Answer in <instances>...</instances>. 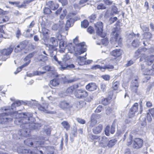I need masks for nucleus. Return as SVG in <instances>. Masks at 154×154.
Returning a JSON list of instances; mask_svg holds the SVG:
<instances>
[{
	"instance_id": "1",
	"label": "nucleus",
	"mask_w": 154,
	"mask_h": 154,
	"mask_svg": "<svg viewBox=\"0 0 154 154\" xmlns=\"http://www.w3.org/2000/svg\"><path fill=\"white\" fill-rule=\"evenodd\" d=\"M24 112H19L18 111H17L16 112L13 113V115L11 117L13 119H15L14 120V124L20 125V127L22 128V129L19 130L18 132V134L21 137H23V134H24V131H25L26 128V125H25L26 123V119L24 116H22V114H23Z\"/></svg>"
},
{
	"instance_id": "2",
	"label": "nucleus",
	"mask_w": 154,
	"mask_h": 154,
	"mask_svg": "<svg viewBox=\"0 0 154 154\" xmlns=\"http://www.w3.org/2000/svg\"><path fill=\"white\" fill-rule=\"evenodd\" d=\"M19 106L18 101L14 100L11 104V106H5L2 107L0 109L1 112L2 113L5 112H9V116L11 117L13 115V113H15L17 111L16 107Z\"/></svg>"
},
{
	"instance_id": "3",
	"label": "nucleus",
	"mask_w": 154,
	"mask_h": 154,
	"mask_svg": "<svg viewBox=\"0 0 154 154\" xmlns=\"http://www.w3.org/2000/svg\"><path fill=\"white\" fill-rule=\"evenodd\" d=\"M73 43L75 45V47L76 49V52L75 53V56L80 55L86 51L87 48L85 42H83L78 43V38L77 37L73 39Z\"/></svg>"
},
{
	"instance_id": "4",
	"label": "nucleus",
	"mask_w": 154,
	"mask_h": 154,
	"mask_svg": "<svg viewBox=\"0 0 154 154\" xmlns=\"http://www.w3.org/2000/svg\"><path fill=\"white\" fill-rule=\"evenodd\" d=\"M26 125V128L25 131H24V134H23L24 137H27L30 136V132L32 130H38L42 126L40 123H34L31 124H28L25 125Z\"/></svg>"
},
{
	"instance_id": "5",
	"label": "nucleus",
	"mask_w": 154,
	"mask_h": 154,
	"mask_svg": "<svg viewBox=\"0 0 154 154\" xmlns=\"http://www.w3.org/2000/svg\"><path fill=\"white\" fill-rule=\"evenodd\" d=\"M117 141V140L116 139L109 140L108 137L103 136L102 137V139L100 143L101 146L103 148L107 146L109 148H111L116 144Z\"/></svg>"
},
{
	"instance_id": "6",
	"label": "nucleus",
	"mask_w": 154,
	"mask_h": 154,
	"mask_svg": "<svg viewBox=\"0 0 154 154\" xmlns=\"http://www.w3.org/2000/svg\"><path fill=\"white\" fill-rule=\"evenodd\" d=\"M9 112L0 113V124H7L13 121V118L9 117Z\"/></svg>"
},
{
	"instance_id": "7",
	"label": "nucleus",
	"mask_w": 154,
	"mask_h": 154,
	"mask_svg": "<svg viewBox=\"0 0 154 154\" xmlns=\"http://www.w3.org/2000/svg\"><path fill=\"white\" fill-rule=\"evenodd\" d=\"M19 106L21 105H27L33 107H37L39 103H38L37 101L35 100H25L24 101L22 100H18Z\"/></svg>"
},
{
	"instance_id": "8",
	"label": "nucleus",
	"mask_w": 154,
	"mask_h": 154,
	"mask_svg": "<svg viewBox=\"0 0 154 154\" xmlns=\"http://www.w3.org/2000/svg\"><path fill=\"white\" fill-rule=\"evenodd\" d=\"M103 24L102 22L100 21L97 23L96 26V30L97 34L102 38H104L106 34L103 32Z\"/></svg>"
},
{
	"instance_id": "9",
	"label": "nucleus",
	"mask_w": 154,
	"mask_h": 154,
	"mask_svg": "<svg viewBox=\"0 0 154 154\" xmlns=\"http://www.w3.org/2000/svg\"><path fill=\"white\" fill-rule=\"evenodd\" d=\"M75 95L78 98H83L87 97L88 93L84 89H76L75 92Z\"/></svg>"
},
{
	"instance_id": "10",
	"label": "nucleus",
	"mask_w": 154,
	"mask_h": 154,
	"mask_svg": "<svg viewBox=\"0 0 154 154\" xmlns=\"http://www.w3.org/2000/svg\"><path fill=\"white\" fill-rule=\"evenodd\" d=\"M116 125L115 123L113 122L111 125L110 127L109 125H106L105 128L104 132L105 134L107 136L110 135V132L111 134H113L115 131Z\"/></svg>"
},
{
	"instance_id": "11",
	"label": "nucleus",
	"mask_w": 154,
	"mask_h": 154,
	"mask_svg": "<svg viewBox=\"0 0 154 154\" xmlns=\"http://www.w3.org/2000/svg\"><path fill=\"white\" fill-rule=\"evenodd\" d=\"M22 116H24L26 119V123L31 124L35 123V119L33 116V114L31 113L24 112Z\"/></svg>"
},
{
	"instance_id": "12",
	"label": "nucleus",
	"mask_w": 154,
	"mask_h": 154,
	"mask_svg": "<svg viewBox=\"0 0 154 154\" xmlns=\"http://www.w3.org/2000/svg\"><path fill=\"white\" fill-rule=\"evenodd\" d=\"M143 144V140L140 138H135L133 140L132 147L133 148L138 149L142 147Z\"/></svg>"
},
{
	"instance_id": "13",
	"label": "nucleus",
	"mask_w": 154,
	"mask_h": 154,
	"mask_svg": "<svg viewBox=\"0 0 154 154\" xmlns=\"http://www.w3.org/2000/svg\"><path fill=\"white\" fill-rule=\"evenodd\" d=\"M58 106L64 110L69 109L72 107L70 103L66 100L60 101L58 103Z\"/></svg>"
},
{
	"instance_id": "14",
	"label": "nucleus",
	"mask_w": 154,
	"mask_h": 154,
	"mask_svg": "<svg viewBox=\"0 0 154 154\" xmlns=\"http://www.w3.org/2000/svg\"><path fill=\"white\" fill-rule=\"evenodd\" d=\"M138 103H136L130 108L128 114L129 117L132 118L134 116L135 112L138 110Z\"/></svg>"
},
{
	"instance_id": "15",
	"label": "nucleus",
	"mask_w": 154,
	"mask_h": 154,
	"mask_svg": "<svg viewBox=\"0 0 154 154\" xmlns=\"http://www.w3.org/2000/svg\"><path fill=\"white\" fill-rule=\"evenodd\" d=\"M43 69L46 71H51V73L53 75L52 77H58V74L56 72L54 71V69L53 67L47 65L43 67Z\"/></svg>"
},
{
	"instance_id": "16",
	"label": "nucleus",
	"mask_w": 154,
	"mask_h": 154,
	"mask_svg": "<svg viewBox=\"0 0 154 154\" xmlns=\"http://www.w3.org/2000/svg\"><path fill=\"white\" fill-rule=\"evenodd\" d=\"M85 88L87 90L89 91H93L97 89V86L95 83H90L86 86Z\"/></svg>"
},
{
	"instance_id": "17",
	"label": "nucleus",
	"mask_w": 154,
	"mask_h": 154,
	"mask_svg": "<svg viewBox=\"0 0 154 154\" xmlns=\"http://www.w3.org/2000/svg\"><path fill=\"white\" fill-rule=\"evenodd\" d=\"M67 44L62 39L60 41L59 43V46L60 48V53L64 52L67 46Z\"/></svg>"
},
{
	"instance_id": "18",
	"label": "nucleus",
	"mask_w": 154,
	"mask_h": 154,
	"mask_svg": "<svg viewBox=\"0 0 154 154\" xmlns=\"http://www.w3.org/2000/svg\"><path fill=\"white\" fill-rule=\"evenodd\" d=\"M44 149H45V154H54L55 149L53 146H45Z\"/></svg>"
},
{
	"instance_id": "19",
	"label": "nucleus",
	"mask_w": 154,
	"mask_h": 154,
	"mask_svg": "<svg viewBox=\"0 0 154 154\" xmlns=\"http://www.w3.org/2000/svg\"><path fill=\"white\" fill-rule=\"evenodd\" d=\"M14 50L13 48H9L7 49H4L1 51V54L4 56H8L11 54Z\"/></svg>"
},
{
	"instance_id": "20",
	"label": "nucleus",
	"mask_w": 154,
	"mask_h": 154,
	"mask_svg": "<svg viewBox=\"0 0 154 154\" xmlns=\"http://www.w3.org/2000/svg\"><path fill=\"white\" fill-rule=\"evenodd\" d=\"M45 146H38V147H35V149L36 150L37 153H35L33 150V153L35 154H45V149L44 148Z\"/></svg>"
},
{
	"instance_id": "21",
	"label": "nucleus",
	"mask_w": 154,
	"mask_h": 154,
	"mask_svg": "<svg viewBox=\"0 0 154 154\" xmlns=\"http://www.w3.org/2000/svg\"><path fill=\"white\" fill-rule=\"evenodd\" d=\"M56 48L53 45H49L48 51L50 54L51 57L53 56L54 54H56Z\"/></svg>"
},
{
	"instance_id": "22",
	"label": "nucleus",
	"mask_w": 154,
	"mask_h": 154,
	"mask_svg": "<svg viewBox=\"0 0 154 154\" xmlns=\"http://www.w3.org/2000/svg\"><path fill=\"white\" fill-rule=\"evenodd\" d=\"M47 4L50 9L52 10H56L58 8L59 6L58 4L56 3H54L52 1L48 2Z\"/></svg>"
},
{
	"instance_id": "23",
	"label": "nucleus",
	"mask_w": 154,
	"mask_h": 154,
	"mask_svg": "<svg viewBox=\"0 0 154 154\" xmlns=\"http://www.w3.org/2000/svg\"><path fill=\"white\" fill-rule=\"evenodd\" d=\"M66 49H67L68 51L70 53H73L74 51L76 52V48L72 43H69L67 45Z\"/></svg>"
},
{
	"instance_id": "24",
	"label": "nucleus",
	"mask_w": 154,
	"mask_h": 154,
	"mask_svg": "<svg viewBox=\"0 0 154 154\" xmlns=\"http://www.w3.org/2000/svg\"><path fill=\"white\" fill-rule=\"evenodd\" d=\"M103 126L102 125L99 124L97 126L94 127L93 129V132L95 134L100 133L102 130Z\"/></svg>"
},
{
	"instance_id": "25",
	"label": "nucleus",
	"mask_w": 154,
	"mask_h": 154,
	"mask_svg": "<svg viewBox=\"0 0 154 154\" xmlns=\"http://www.w3.org/2000/svg\"><path fill=\"white\" fill-rule=\"evenodd\" d=\"M119 35L117 33H116L115 35V44H117L119 46L121 47L122 45V40L121 38L119 37Z\"/></svg>"
},
{
	"instance_id": "26",
	"label": "nucleus",
	"mask_w": 154,
	"mask_h": 154,
	"mask_svg": "<svg viewBox=\"0 0 154 154\" xmlns=\"http://www.w3.org/2000/svg\"><path fill=\"white\" fill-rule=\"evenodd\" d=\"M142 74L144 75H153L154 74V71L152 69H146L143 71Z\"/></svg>"
},
{
	"instance_id": "27",
	"label": "nucleus",
	"mask_w": 154,
	"mask_h": 154,
	"mask_svg": "<svg viewBox=\"0 0 154 154\" xmlns=\"http://www.w3.org/2000/svg\"><path fill=\"white\" fill-rule=\"evenodd\" d=\"M66 78H62L63 82L64 84L69 83L76 81L79 79V78H74L73 79H66Z\"/></svg>"
},
{
	"instance_id": "28",
	"label": "nucleus",
	"mask_w": 154,
	"mask_h": 154,
	"mask_svg": "<svg viewBox=\"0 0 154 154\" xmlns=\"http://www.w3.org/2000/svg\"><path fill=\"white\" fill-rule=\"evenodd\" d=\"M45 72H41L39 71H34L32 73L28 74V76H34L36 75L42 76V75L45 73Z\"/></svg>"
},
{
	"instance_id": "29",
	"label": "nucleus",
	"mask_w": 154,
	"mask_h": 154,
	"mask_svg": "<svg viewBox=\"0 0 154 154\" xmlns=\"http://www.w3.org/2000/svg\"><path fill=\"white\" fill-rule=\"evenodd\" d=\"M50 84L53 86H56L59 85L60 82L58 78H54V79L50 81Z\"/></svg>"
},
{
	"instance_id": "30",
	"label": "nucleus",
	"mask_w": 154,
	"mask_h": 154,
	"mask_svg": "<svg viewBox=\"0 0 154 154\" xmlns=\"http://www.w3.org/2000/svg\"><path fill=\"white\" fill-rule=\"evenodd\" d=\"M119 11L116 6L113 5L111 6V15H113L114 14H119Z\"/></svg>"
},
{
	"instance_id": "31",
	"label": "nucleus",
	"mask_w": 154,
	"mask_h": 154,
	"mask_svg": "<svg viewBox=\"0 0 154 154\" xmlns=\"http://www.w3.org/2000/svg\"><path fill=\"white\" fill-rule=\"evenodd\" d=\"M154 61V55H151L148 56L146 59V63L149 65H151Z\"/></svg>"
},
{
	"instance_id": "32",
	"label": "nucleus",
	"mask_w": 154,
	"mask_h": 154,
	"mask_svg": "<svg viewBox=\"0 0 154 154\" xmlns=\"http://www.w3.org/2000/svg\"><path fill=\"white\" fill-rule=\"evenodd\" d=\"M111 54L114 57H119L122 54L121 51L120 49L114 50L112 52Z\"/></svg>"
},
{
	"instance_id": "33",
	"label": "nucleus",
	"mask_w": 154,
	"mask_h": 154,
	"mask_svg": "<svg viewBox=\"0 0 154 154\" xmlns=\"http://www.w3.org/2000/svg\"><path fill=\"white\" fill-rule=\"evenodd\" d=\"M71 19L69 18L68 20L66 22L65 26V29L67 31L68 30L69 27L72 26L73 23H72V21H71Z\"/></svg>"
},
{
	"instance_id": "34",
	"label": "nucleus",
	"mask_w": 154,
	"mask_h": 154,
	"mask_svg": "<svg viewBox=\"0 0 154 154\" xmlns=\"http://www.w3.org/2000/svg\"><path fill=\"white\" fill-rule=\"evenodd\" d=\"M61 125L66 131L69 130L70 125L66 121H63L61 123Z\"/></svg>"
},
{
	"instance_id": "35",
	"label": "nucleus",
	"mask_w": 154,
	"mask_h": 154,
	"mask_svg": "<svg viewBox=\"0 0 154 154\" xmlns=\"http://www.w3.org/2000/svg\"><path fill=\"white\" fill-rule=\"evenodd\" d=\"M144 38L147 40H149L152 38V34L149 32H145L143 35Z\"/></svg>"
},
{
	"instance_id": "36",
	"label": "nucleus",
	"mask_w": 154,
	"mask_h": 154,
	"mask_svg": "<svg viewBox=\"0 0 154 154\" xmlns=\"http://www.w3.org/2000/svg\"><path fill=\"white\" fill-rule=\"evenodd\" d=\"M50 41L51 42L52 45H53L54 47H56L58 46V43L57 39L54 37H51L50 38Z\"/></svg>"
},
{
	"instance_id": "37",
	"label": "nucleus",
	"mask_w": 154,
	"mask_h": 154,
	"mask_svg": "<svg viewBox=\"0 0 154 154\" xmlns=\"http://www.w3.org/2000/svg\"><path fill=\"white\" fill-rule=\"evenodd\" d=\"M48 29L42 26L41 31L40 32L42 33L44 37H46L48 35Z\"/></svg>"
},
{
	"instance_id": "38",
	"label": "nucleus",
	"mask_w": 154,
	"mask_h": 154,
	"mask_svg": "<svg viewBox=\"0 0 154 154\" xmlns=\"http://www.w3.org/2000/svg\"><path fill=\"white\" fill-rule=\"evenodd\" d=\"M23 61L26 62L22 65V67L27 66L31 62V60L26 56L23 59Z\"/></svg>"
},
{
	"instance_id": "39",
	"label": "nucleus",
	"mask_w": 154,
	"mask_h": 154,
	"mask_svg": "<svg viewBox=\"0 0 154 154\" xmlns=\"http://www.w3.org/2000/svg\"><path fill=\"white\" fill-rule=\"evenodd\" d=\"M97 17V14H93L88 17V19L90 22H93L96 20Z\"/></svg>"
},
{
	"instance_id": "40",
	"label": "nucleus",
	"mask_w": 154,
	"mask_h": 154,
	"mask_svg": "<svg viewBox=\"0 0 154 154\" xmlns=\"http://www.w3.org/2000/svg\"><path fill=\"white\" fill-rule=\"evenodd\" d=\"M89 23L87 20H84L83 21L81 22V26L82 27H83L84 28H85L87 27L89 25Z\"/></svg>"
},
{
	"instance_id": "41",
	"label": "nucleus",
	"mask_w": 154,
	"mask_h": 154,
	"mask_svg": "<svg viewBox=\"0 0 154 154\" xmlns=\"http://www.w3.org/2000/svg\"><path fill=\"white\" fill-rule=\"evenodd\" d=\"M91 124L90 126L93 127L95 124L97 123V121L95 119L94 116L92 115L91 117Z\"/></svg>"
},
{
	"instance_id": "42",
	"label": "nucleus",
	"mask_w": 154,
	"mask_h": 154,
	"mask_svg": "<svg viewBox=\"0 0 154 154\" xmlns=\"http://www.w3.org/2000/svg\"><path fill=\"white\" fill-rule=\"evenodd\" d=\"M133 136L131 134H130L129 137V141H127V145L128 146H129L131 145L133 141Z\"/></svg>"
},
{
	"instance_id": "43",
	"label": "nucleus",
	"mask_w": 154,
	"mask_h": 154,
	"mask_svg": "<svg viewBox=\"0 0 154 154\" xmlns=\"http://www.w3.org/2000/svg\"><path fill=\"white\" fill-rule=\"evenodd\" d=\"M24 143L26 145L32 147L33 146V143L32 142H30V139H27L26 140L24 141Z\"/></svg>"
},
{
	"instance_id": "44",
	"label": "nucleus",
	"mask_w": 154,
	"mask_h": 154,
	"mask_svg": "<svg viewBox=\"0 0 154 154\" xmlns=\"http://www.w3.org/2000/svg\"><path fill=\"white\" fill-rule=\"evenodd\" d=\"M130 86L139 87V84L138 82L137 79H135L134 80H132Z\"/></svg>"
},
{
	"instance_id": "45",
	"label": "nucleus",
	"mask_w": 154,
	"mask_h": 154,
	"mask_svg": "<svg viewBox=\"0 0 154 154\" xmlns=\"http://www.w3.org/2000/svg\"><path fill=\"white\" fill-rule=\"evenodd\" d=\"M108 97L111 99H115L116 98L115 95H114L113 91V90H111L108 93Z\"/></svg>"
},
{
	"instance_id": "46",
	"label": "nucleus",
	"mask_w": 154,
	"mask_h": 154,
	"mask_svg": "<svg viewBox=\"0 0 154 154\" xmlns=\"http://www.w3.org/2000/svg\"><path fill=\"white\" fill-rule=\"evenodd\" d=\"M131 91L132 92L137 94H138L137 92L138 88V87L130 86Z\"/></svg>"
},
{
	"instance_id": "47",
	"label": "nucleus",
	"mask_w": 154,
	"mask_h": 154,
	"mask_svg": "<svg viewBox=\"0 0 154 154\" xmlns=\"http://www.w3.org/2000/svg\"><path fill=\"white\" fill-rule=\"evenodd\" d=\"M40 58L39 61H45L48 60V57L45 55H43L42 54H40L39 56Z\"/></svg>"
},
{
	"instance_id": "48",
	"label": "nucleus",
	"mask_w": 154,
	"mask_h": 154,
	"mask_svg": "<svg viewBox=\"0 0 154 154\" xmlns=\"http://www.w3.org/2000/svg\"><path fill=\"white\" fill-rule=\"evenodd\" d=\"M106 8V6L103 3H100L97 5V8L98 10L105 9Z\"/></svg>"
},
{
	"instance_id": "49",
	"label": "nucleus",
	"mask_w": 154,
	"mask_h": 154,
	"mask_svg": "<svg viewBox=\"0 0 154 154\" xmlns=\"http://www.w3.org/2000/svg\"><path fill=\"white\" fill-rule=\"evenodd\" d=\"M86 55L82 57L79 56L77 57L78 59L79 60V61H78V63L80 65V63H81V62H84V61H85V60L86 59Z\"/></svg>"
},
{
	"instance_id": "50",
	"label": "nucleus",
	"mask_w": 154,
	"mask_h": 154,
	"mask_svg": "<svg viewBox=\"0 0 154 154\" xmlns=\"http://www.w3.org/2000/svg\"><path fill=\"white\" fill-rule=\"evenodd\" d=\"M132 46L134 48H136L139 45V42L137 40H134L132 43Z\"/></svg>"
},
{
	"instance_id": "51",
	"label": "nucleus",
	"mask_w": 154,
	"mask_h": 154,
	"mask_svg": "<svg viewBox=\"0 0 154 154\" xmlns=\"http://www.w3.org/2000/svg\"><path fill=\"white\" fill-rule=\"evenodd\" d=\"M119 82L117 81L115 82L113 85L112 88L114 90H116L119 87Z\"/></svg>"
},
{
	"instance_id": "52",
	"label": "nucleus",
	"mask_w": 154,
	"mask_h": 154,
	"mask_svg": "<svg viewBox=\"0 0 154 154\" xmlns=\"http://www.w3.org/2000/svg\"><path fill=\"white\" fill-rule=\"evenodd\" d=\"M18 45L20 46L22 49L23 50L25 48L26 44L25 41H23L22 42H20Z\"/></svg>"
},
{
	"instance_id": "53",
	"label": "nucleus",
	"mask_w": 154,
	"mask_h": 154,
	"mask_svg": "<svg viewBox=\"0 0 154 154\" xmlns=\"http://www.w3.org/2000/svg\"><path fill=\"white\" fill-rule=\"evenodd\" d=\"M102 103L104 106L106 105L109 103V99L107 98H103L102 99Z\"/></svg>"
},
{
	"instance_id": "54",
	"label": "nucleus",
	"mask_w": 154,
	"mask_h": 154,
	"mask_svg": "<svg viewBox=\"0 0 154 154\" xmlns=\"http://www.w3.org/2000/svg\"><path fill=\"white\" fill-rule=\"evenodd\" d=\"M74 87L71 86L67 88L66 91V93L71 94L74 91Z\"/></svg>"
},
{
	"instance_id": "55",
	"label": "nucleus",
	"mask_w": 154,
	"mask_h": 154,
	"mask_svg": "<svg viewBox=\"0 0 154 154\" xmlns=\"http://www.w3.org/2000/svg\"><path fill=\"white\" fill-rule=\"evenodd\" d=\"M44 13L45 14H49L52 12L50 8H45L43 10Z\"/></svg>"
},
{
	"instance_id": "56",
	"label": "nucleus",
	"mask_w": 154,
	"mask_h": 154,
	"mask_svg": "<svg viewBox=\"0 0 154 154\" xmlns=\"http://www.w3.org/2000/svg\"><path fill=\"white\" fill-rule=\"evenodd\" d=\"M92 61V60H87L84 61V62H81V63H80V65H83L85 64H89L91 63Z\"/></svg>"
},
{
	"instance_id": "57",
	"label": "nucleus",
	"mask_w": 154,
	"mask_h": 154,
	"mask_svg": "<svg viewBox=\"0 0 154 154\" xmlns=\"http://www.w3.org/2000/svg\"><path fill=\"white\" fill-rule=\"evenodd\" d=\"M140 27L143 32L147 31L149 30L148 27L146 25H141Z\"/></svg>"
},
{
	"instance_id": "58",
	"label": "nucleus",
	"mask_w": 154,
	"mask_h": 154,
	"mask_svg": "<svg viewBox=\"0 0 154 154\" xmlns=\"http://www.w3.org/2000/svg\"><path fill=\"white\" fill-rule=\"evenodd\" d=\"M103 106L102 105H99L95 110V112L97 113L100 112L102 111Z\"/></svg>"
},
{
	"instance_id": "59",
	"label": "nucleus",
	"mask_w": 154,
	"mask_h": 154,
	"mask_svg": "<svg viewBox=\"0 0 154 154\" xmlns=\"http://www.w3.org/2000/svg\"><path fill=\"white\" fill-rule=\"evenodd\" d=\"M89 138H91V140H95L98 139L100 137L97 135H93V134H89Z\"/></svg>"
},
{
	"instance_id": "60",
	"label": "nucleus",
	"mask_w": 154,
	"mask_h": 154,
	"mask_svg": "<svg viewBox=\"0 0 154 154\" xmlns=\"http://www.w3.org/2000/svg\"><path fill=\"white\" fill-rule=\"evenodd\" d=\"M91 69H99L101 70L103 69V67L99 65H96L92 66Z\"/></svg>"
},
{
	"instance_id": "61",
	"label": "nucleus",
	"mask_w": 154,
	"mask_h": 154,
	"mask_svg": "<svg viewBox=\"0 0 154 154\" xmlns=\"http://www.w3.org/2000/svg\"><path fill=\"white\" fill-rule=\"evenodd\" d=\"M37 107L38 109L41 111H43L45 112L46 111V109L45 108V107L44 106H42L39 104H38Z\"/></svg>"
},
{
	"instance_id": "62",
	"label": "nucleus",
	"mask_w": 154,
	"mask_h": 154,
	"mask_svg": "<svg viewBox=\"0 0 154 154\" xmlns=\"http://www.w3.org/2000/svg\"><path fill=\"white\" fill-rule=\"evenodd\" d=\"M22 50L18 45L14 48V51L15 52L17 53L20 52Z\"/></svg>"
},
{
	"instance_id": "63",
	"label": "nucleus",
	"mask_w": 154,
	"mask_h": 154,
	"mask_svg": "<svg viewBox=\"0 0 154 154\" xmlns=\"http://www.w3.org/2000/svg\"><path fill=\"white\" fill-rule=\"evenodd\" d=\"M114 68V66L112 65H106L104 67H103V69H107L109 70H111Z\"/></svg>"
},
{
	"instance_id": "64",
	"label": "nucleus",
	"mask_w": 154,
	"mask_h": 154,
	"mask_svg": "<svg viewBox=\"0 0 154 154\" xmlns=\"http://www.w3.org/2000/svg\"><path fill=\"white\" fill-rule=\"evenodd\" d=\"M117 19L118 18L116 17H111L109 19V21L110 24H112L117 21Z\"/></svg>"
}]
</instances>
